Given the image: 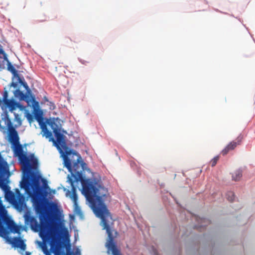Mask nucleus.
<instances>
[{
  "label": "nucleus",
  "instance_id": "obj_7",
  "mask_svg": "<svg viewBox=\"0 0 255 255\" xmlns=\"http://www.w3.org/2000/svg\"><path fill=\"white\" fill-rule=\"evenodd\" d=\"M14 96L20 100L25 101L28 105H30L35 100L34 96L32 95V93L28 94L27 92H26L24 94L19 89L15 91Z\"/></svg>",
  "mask_w": 255,
  "mask_h": 255
},
{
  "label": "nucleus",
  "instance_id": "obj_21",
  "mask_svg": "<svg viewBox=\"0 0 255 255\" xmlns=\"http://www.w3.org/2000/svg\"><path fill=\"white\" fill-rule=\"evenodd\" d=\"M26 254H27V255H28L30 254V253H27Z\"/></svg>",
  "mask_w": 255,
  "mask_h": 255
},
{
  "label": "nucleus",
  "instance_id": "obj_12",
  "mask_svg": "<svg viewBox=\"0 0 255 255\" xmlns=\"http://www.w3.org/2000/svg\"><path fill=\"white\" fill-rule=\"evenodd\" d=\"M242 177V171L238 169L232 173V179L234 181H239Z\"/></svg>",
  "mask_w": 255,
  "mask_h": 255
},
{
  "label": "nucleus",
  "instance_id": "obj_6",
  "mask_svg": "<svg viewBox=\"0 0 255 255\" xmlns=\"http://www.w3.org/2000/svg\"><path fill=\"white\" fill-rule=\"evenodd\" d=\"M243 139V136L240 134L237 138L230 142L221 152L223 155L227 154L231 150H234L238 145L241 144Z\"/></svg>",
  "mask_w": 255,
  "mask_h": 255
},
{
  "label": "nucleus",
  "instance_id": "obj_3",
  "mask_svg": "<svg viewBox=\"0 0 255 255\" xmlns=\"http://www.w3.org/2000/svg\"><path fill=\"white\" fill-rule=\"evenodd\" d=\"M13 151L15 156L18 157L19 161L22 165L23 172L26 174L31 173L32 169H35L38 166V160L33 155L30 157L24 153L23 147L19 143L13 145Z\"/></svg>",
  "mask_w": 255,
  "mask_h": 255
},
{
  "label": "nucleus",
  "instance_id": "obj_9",
  "mask_svg": "<svg viewBox=\"0 0 255 255\" xmlns=\"http://www.w3.org/2000/svg\"><path fill=\"white\" fill-rule=\"evenodd\" d=\"M9 139L12 145L19 143L18 133L15 128L12 126H11L9 128Z\"/></svg>",
  "mask_w": 255,
  "mask_h": 255
},
{
  "label": "nucleus",
  "instance_id": "obj_18",
  "mask_svg": "<svg viewBox=\"0 0 255 255\" xmlns=\"http://www.w3.org/2000/svg\"><path fill=\"white\" fill-rule=\"evenodd\" d=\"M42 182L43 183V185H44V188H46L48 187V184H47V181L46 180V179L43 178L42 179Z\"/></svg>",
  "mask_w": 255,
  "mask_h": 255
},
{
  "label": "nucleus",
  "instance_id": "obj_4",
  "mask_svg": "<svg viewBox=\"0 0 255 255\" xmlns=\"http://www.w3.org/2000/svg\"><path fill=\"white\" fill-rule=\"evenodd\" d=\"M98 217L101 219V225L103 229L106 230L108 236V240L106 243V247L108 250L112 252L113 255H121L120 251L118 250L116 244L114 242V237L113 232L114 231L112 229L110 225V221L112 220L110 213L109 212Z\"/></svg>",
  "mask_w": 255,
  "mask_h": 255
},
{
  "label": "nucleus",
  "instance_id": "obj_10",
  "mask_svg": "<svg viewBox=\"0 0 255 255\" xmlns=\"http://www.w3.org/2000/svg\"><path fill=\"white\" fill-rule=\"evenodd\" d=\"M40 126L42 132H43V136H45L46 138L50 137L52 136V132L49 131L47 128V123L44 121V120H40V122H37Z\"/></svg>",
  "mask_w": 255,
  "mask_h": 255
},
{
  "label": "nucleus",
  "instance_id": "obj_20",
  "mask_svg": "<svg viewBox=\"0 0 255 255\" xmlns=\"http://www.w3.org/2000/svg\"><path fill=\"white\" fill-rule=\"evenodd\" d=\"M11 85L12 87H14V88L16 87V86H17V84H16L15 83H13V82H12V83H11Z\"/></svg>",
  "mask_w": 255,
  "mask_h": 255
},
{
  "label": "nucleus",
  "instance_id": "obj_16",
  "mask_svg": "<svg viewBox=\"0 0 255 255\" xmlns=\"http://www.w3.org/2000/svg\"><path fill=\"white\" fill-rule=\"evenodd\" d=\"M26 117L30 124L33 122L34 119H35L33 115L28 113L26 114Z\"/></svg>",
  "mask_w": 255,
  "mask_h": 255
},
{
  "label": "nucleus",
  "instance_id": "obj_2",
  "mask_svg": "<svg viewBox=\"0 0 255 255\" xmlns=\"http://www.w3.org/2000/svg\"><path fill=\"white\" fill-rule=\"evenodd\" d=\"M64 166L71 173L75 181H81L83 192L87 199L91 204L92 208L97 217L102 216L109 212L105 203L104 199L108 192L106 188L101 185L84 179L83 172L86 163L81 159V156L73 152L71 155H64Z\"/></svg>",
  "mask_w": 255,
  "mask_h": 255
},
{
  "label": "nucleus",
  "instance_id": "obj_14",
  "mask_svg": "<svg viewBox=\"0 0 255 255\" xmlns=\"http://www.w3.org/2000/svg\"><path fill=\"white\" fill-rule=\"evenodd\" d=\"M18 82L26 89V92H27L28 94L31 93V91L30 89H29L26 82H25L24 80H22L20 78H18Z\"/></svg>",
  "mask_w": 255,
  "mask_h": 255
},
{
  "label": "nucleus",
  "instance_id": "obj_19",
  "mask_svg": "<svg viewBox=\"0 0 255 255\" xmlns=\"http://www.w3.org/2000/svg\"><path fill=\"white\" fill-rule=\"evenodd\" d=\"M0 54L3 55L4 56L5 59H7V57L6 56L5 53L4 52L2 48H0Z\"/></svg>",
  "mask_w": 255,
  "mask_h": 255
},
{
  "label": "nucleus",
  "instance_id": "obj_17",
  "mask_svg": "<svg viewBox=\"0 0 255 255\" xmlns=\"http://www.w3.org/2000/svg\"><path fill=\"white\" fill-rule=\"evenodd\" d=\"M219 159V156L217 155L214 157L211 161L210 164L212 167L215 166L217 164V161Z\"/></svg>",
  "mask_w": 255,
  "mask_h": 255
},
{
  "label": "nucleus",
  "instance_id": "obj_5",
  "mask_svg": "<svg viewBox=\"0 0 255 255\" xmlns=\"http://www.w3.org/2000/svg\"><path fill=\"white\" fill-rule=\"evenodd\" d=\"M48 124L50 126L55 137H56V140L52 136L48 137L49 138V141H51L53 142L55 146L60 152H61L62 150H63L65 153V155H69L70 156L74 151L68 148L65 140V135L60 132V129L54 122L51 121L48 122Z\"/></svg>",
  "mask_w": 255,
  "mask_h": 255
},
{
  "label": "nucleus",
  "instance_id": "obj_15",
  "mask_svg": "<svg viewBox=\"0 0 255 255\" xmlns=\"http://www.w3.org/2000/svg\"><path fill=\"white\" fill-rule=\"evenodd\" d=\"M226 196L227 199L230 202L233 201L235 198L234 193L232 191L228 192L226 194Z\"/></svg>",
  "mask_w": 255,
  "mask_h": 255
},
{
  "label": "nucleus",
  "instance_id": "obj_8",
  "mask_svg": "<svg viewBox=\"0 0 255 255\" xmlns=\"http://www.w3.org/2000/svg\"><path fill=\"white\" fill-rule=\"evenodd\" d=\"M33 107V114L35 119L37 122H40V120H44L43 117V112L39 109V103L38 102L34 100V101L32 102Z\"/></svg>",
  "mask_w": 255,
  "mask_h": 255
},
{
  "label": "nucleus",
  "instance_id": "obj_1",
  "mask_svg": "<svg viewBox=\"0 0 255 255\" xmlns=\"http://www.w3.org/2000/svg\"><path fill=\"white\" fill-rule=\"evenodd\" d=\"M20 187L31 198L35 210L39 214L40 223L36 217L30 215L25 216V223L34 232H39V236L44 242L49 243L51 249L56 255L59 253L61 245L59 242L60 225L50 223L49 210L44 200L45 193L40 186L38 178L34 176L32 180L26 179L20 183Z\"/></svg>",
  "mask_w": 255,
  "mask_h": 255
},
{
  "label": "nucleus",
  "instance_id": "obj_13",
  "mask_svg": "<svg viewBox=\"0 0 255 255\" xmlns=\"http://www.w3.org/2000/svg\"><path fill=\"white\" fill-rule=\"evenodd\" d=\"M7 62V70L10 71L13 75H16L17 74V71L14 67V66L11 64V63L7 59H6Z\"/></svg>",
  "mask_w": 255,
  "mask_h": 255
},
{
  "label": "nucleus",
  "instance_id": "obj_11",
  "mask_svg": "<svg viewBox=\"0 0 255 255\" xmlns=\"http://www.w3.org/2000/svg\"><path fill=\"white\" fill-rule=\"evenodd\" d=\"M70 198L73 201L74 206L76 207H77L78 206V204H77L78 197H77V195L76 194V189L74 186L72 187V194L70 196Z\"/></svg>",
  "mask_w": 255,
  "mask_h": 255
}]
</instances>
